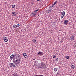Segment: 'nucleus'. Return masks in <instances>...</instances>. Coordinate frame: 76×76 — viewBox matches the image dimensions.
<instances>
[{"label": "nucleus", "instance_id": "f257e3e1", "mask_svg": "<svg viewBox=\"0 0 76 76\" xmlns=\"http://www.w3.org/2000/svg\"><path fill=\"white\" fill-rule=\"evenodd\" d=\"M13 60V62L14 63H15L16 65L17 64H19L20 63V58H19V56H18L16 58H14V55H11L10 59V60Z\"/></svg>", "mask_w": 76, "mask_h": 76}, {"label": "nucleus", "instance_id": "f03ea898", "mask_svg": "<svg viewBox=\"0 0 76 76\" xmlns=\"http://www.w3.org/2000/svg\"><path fill=\"white\" fill-rule=\"evenodd\" d=\"M45 63H43V62H42L41 63V65L39 66H38V68H39V69H43L45 67Z\"/></svg>", "mask_w": 76, "mask_h": 76}, {"label": "nucleus", "instance_id": "7ed1b4c3", "mask_svg": "<svg viewBox=\"0 0 76 76\" xmlns=\"http://www.w3.org/2000/svg\"><path fill=\"white\" fill-rule=\"evenodd\" d=\"M75 36L73 35H72L70 37L71 40H72V41H73L74 40V39H75Z\"/></svg>", "mask_w": 76, "mask_h": 76}, {"label": "nucleus", "instance_id": "20e7f679", "mask_svg": "<svg viewBox=\"0 0 76 76\" xmlns=\"http://www.w3.org/2000/svg\"><path fill=\"white\" fill-rule=\"evenodd\" d=\"M37 55L38 56H42L43 55V53L42 52L39 51L37 53Z\"/></svg>", "mask_w": 76, "mask_h": 76}, {"label": "nucleus", "instance_id": "39448f33", "mask_svg": "<svg viewBox=\"0 0 76 76\" xmlns=\"http://www.w3.org/2000/svg\"><path fill=\"white\" fill-rule=\"evenodd\" d=\"M3 40L4 41V42H7L8 41V39H7V38L6 37L4 38Z\"/></svg>", "mask_w": 76, "mask_h": 76}, {"label": "nucleus", "instance_id": "423d86ee", "mask_svg": "<svg viewBox=\"0 0 76 76\" xmlns=\"http://www.w3.org/2000/svg\"><path fill=\"white\" fill-rule=\"evenodd\" d=\"M23 55L24 57H25V58H26L27 57H28V56H27V55L26 54V53H24L23 54Z\"/></svg>", "mask_w": 76, "mask_h": 76}, {"label": "nucleus", "instance_id": "0eeeda50", "mask_svg": "<svg viewBox=\"0 0 76 76\" xmlns=\"http://www.w3.org/2000/svg\"><path fill=\"white\" fill-rule=\"evenodd\" d=\"M37 14V12H34L31 14V16H31H34L36 15Z\"/></svg>", "mask_w": 76, "mask_h": 76}, {"label": "nucleus", "instance_id": "6e6552de", "mask_svg": "<svg viewBox=\"0 0 76 76\" xmlns=\"http://www.w3.org/2000/svg\"><path fill=\"white\" fill-rule=\"evenodd\" d=\"M10 64L11 65L10 67L12 66L14 68L16 67V65H15V64H14L11 63H10Z\"/></svg>", "mask_w": 76, "mask_h": 76}, {"label": "nucleus", "instance_id": "1a4fd4ad", "mask_svg": "<svg viewBox=\"0 0 76 76\" xmlns=\"http://www.w3.org/2000/svg\"><path fill=\"white\" fill-rule=\"evenodd\" d=\"M51 11V10L48 9V10H46L45 11V12L46 13H50Z\"/></svg>", "mask_w": 76, "mask_h": 76}, {"label": "nucleus", "instance_id": "9d476101", "mask_svg": "<svg viewBox=\"0 0 76 76\" xmlns=\"http://www.w3.org/2000/svg\"><path fill=\"white\" fill-rule=\"evenodd\" d=\"M15 13H16V12H12V16H15Z\"/></svg>", "mask_w": 76, "mask_h": 76}, {"label": "nucleus", "instance_id": "9b49d317", "mask_svg": "<svg viewBox=\"0 0 76 76\" xmlns=\"http://www.w3.org/2000/svg\"><path fill=\"white\" fill-rule=\"evenodd\" d=\"M12 76H19V75L18 74V73L15 72L13 74V75Z\"/></svg>", "mask_w": 76, "mask_h": 76}, {"label": "nucleus", "instance_id": "f8f14e48", "mask_svg": "<svg viewBox=\"0 0 76 76\" xmlns=\"http://www.w3.org/2000/svg\"><path fill=\"white\" fill-rule=\"evenodd\" d=\"M67 23H68V20H65L64 22V24H66Z\"/></svg>", "mask_w": 76, "mask_h": 76}, {"label": "nucleus", "instance_id": "ddd939ff", "mask_svg": "<svg viewBox=\"0 0 76 76\" xmlns=\"http://www.w3.org/2000/svg\"><path fill=\"white\" fill-rule=\"evenodd\" d=\"M57 70H58V69L56 68H54V72H57Z\"/></svg>", "mask_w": 76, "mask_h": 76}, {"label": "nucleus", "instance_id": "4468645a", "mask_svg": "<svg viewBox=\"0 0 76 76\" xmlns=\"http://www.w3.org/2000/svg\"><path fill=\"white\" fill-rule=\"evenodd\" d=\"M71 68L73 69H74L75 68V66L74 65H73L71 66Z\"/></svg>", "mask_w": 76, "mask_h": 76}, {"label": "nucleus", "instance_id": "2eb2a0df", "mask_svg": "<svg viewBox=\"0 0 76 76\" xmlns=\"http://www.w3.org/2000/svg\"><path fill=\"white\" fill-rule=\"evenodd\" d=\"M66 14V12L64 11H63L62 12V15L64 16H65V14Z\"/></svg>", "mask_w": 76, "mask_h": 76}, {"label": "nucleus", "instance_id": "dca6fc26", "mask_svg": "<svg viewBox=\"0 0 76 76\" xmlns=\"http://www.w3.org/2000/svg\"><path fill=\"white\" fill-rule=\"evenodd\" d=\"M13 28H16V25H14L13 26Z\"/></svg>", "mask_w": 76, "mask_h": 76}, {"label": "nucleus", "instance_id": "f3484780", "mask_svg": "<svg viewBox=\"0 0 76 76\" xmlns=\"http://www.w3.org/2000/svg\"><path fill=\"white\" fill-rule=\"evenodd\" d=\"M66 58L67 59H69V56H66Z\"/></svg>", "mask_w": 76, "mask_h": 76}, {"label": "nucleus", "instance_id": "a211bd4d", "mask_svg": "<svg viewBox=\"0 0 76 76\" xmlns=\"http://www.w3.org/2000/svg\"><path fill=\"white\" fill-rule=\"evenodd\" d=\"M16 28L18 27H19L20 26V25L18 24L17 25H16Z\"/></svg>", "mask_w": 76, "mask_h": 76}, {"label": "nucleus", "instance_id": "6ab92c4d", "mask_svg": "<svg viewBox=\"0 0 76 76\" xmlns=\"http://www.w3.org/2000/svg\"><path fill=\"white\" fill-rule=\"evenodd\" d=\"M57 3V1H56L54 2V3L53 4L55 6V4H56Z\"/></svg>", "mask_w": 76, "mask_h": 76}, {"label": "nucleus", "instance_id": "aec40b11", "mask_svg": "<svg viewBox=\"0 0 76 76\" xmlns=\"http://www.w3.org/2000/svg\"><path fill=\"white\" fill-rule=\"evenodd\" d=\"M15 7V5H13L12 6V8H14Z\"/></svg>", "mask_w": 76, "mask_h": 76}, {"label": "nucleus", "instance_id": "412c9836", "mask_svg": "<svg viewBox=\"0 0 76 76\" xmlns=\"http://www.w3.org/2000/svg\"><path fill=\"white\" fill-rule=\"evenodd\" d=\"M33 41L34 42H37V41H36V40H35V39H34L33 40Z\"/></svg>", "mask_w": 76, "mask_h": 76}, {"label": "nucleus", "instance_id": "4be33fe9", "mask_svg": "<svg viewBox=\"0 0 76 76\" xmlns=\"http://www.w3.org/2000/svg\"><path fill=\"white\" fill-rule=\"evenodd\" d=\"M56 61H58V58H56Z\"/></svg>", "mask_w": 76, "mask_h": 76}, {"label": "nucleus", "instance_id": "5701e85b", "mask_svg": "<svg viewBox=\"0 0 76 76\" xmlns=\"http://www.w3.org/2000/svg\"><path fill=\"white\" fill-rule=\"evenodd\" d=\"M64 15H62L61 16V19H63V17H64Z\"/></svg>", "mask_w": 76, "mask_h": 76}, {"label": "nucleus", "instance_id": "b1692460", "mask_svg": "<svg viewBox=\"0 0 76 76\" xmlns=\"http://www.w3.org/2000/svg\"><path fill=\"white\" fill-rule=\"evenodd\" d=\"M38 10H34V12H38Z\"/></svg>", "mask_w": 76, "mask_h": 76}, {"label": "nucleus", "instance_id": "393cba45", "mask_svg": "<svg viewBox=\"0 0 76 76\" xmlns=\"http://www.w3.org/2000/svg\"><path fill=\"white\" fill-rule=\"evenodd\" d=\"M53 58H56V55H53Z\"/></svg>", "mask_w": 76, "mask_h": 76}, {"label": "nucleus", "instance_id": "a878e982", "mask_svg": "<svg viewBox=\"0 0 76 76\" xmlns=\"http://www.w3.org/2000/svg\"><path fill=\"white\" fill-rule=\"evenodd\" d=\"M31 4H32V5L34 4V3H33L32 2H31Z\"/></svg>", "mask_w": 76, "mask_h": 76}, {"label": "nucleus", "instance_id": "bb28decb", "mask_svg": "<svg viewBox=\"0 0 76 76\" xmlns=\"http://www.w3.org/2000/svg\"><path fill=\"white\" fill-rule=\"evenodd\" d=\"M35 76H41V75H36Z\"/></svg>", "mask_w": 76, "mask_h": 76}, {"label": "nucleus", "instance_id": "cd10ccee", "mask_svg": "<svg viewBox=\"0 0 76 76\" xmlns=\"http://www.w3.org/2000/svg\"><path fill=\"white\" fill-rule=\"evenodd\" d=\"M54 5H53H53H52V6H51L52 7H54Z\"/></svg>", "mask_w": 76, "mask_h": 76}, {"label": "nucleus", "instance_id": "c85d7f7f", "mask_svg": "<svg viewBox=\"0 0 76 76\" xmlns=\"http://www.w3.org/2000/svg\"><path fill=\"white\" fill-rule=\"evenodd\" d=\"M53 7L51 6L50 7H49V9H51V8H52Z\"/></svg>", "mask_w": 76, "mask_h": 76}, {"label": "nucleus", "instance_id": "c756f323", "mask_svg": "<svg viewBox=\"0 0 76 76\" xmlns=\"http://www.w3.org/2000/svg\"><path fill=\"white\" fill-rule=\"evenodd\" d=\"M41 0H37V1H40Z\"/></svg>", "mask_w": 76, "mask_h": 76}, {"label": "nucleus", "instance_id": "7c9ffc66", "mask_svg": "<svg viewBox=\"0 0 76 76\" xmlns=\"http://www.w3.org/2000/svg\"><path fill=\"white\" fill-rule=\"evenodd\" d=\"M34 0H31V1H34Z\"/></svg>", "mask_w": 76, "mask_h": 76}, {"label": "nucleus", "instance_id": "2f4dec72", "mask_svg": "<svg viewBox=\"0 0 76 76\" xmlns=\"http://www.w3.org/2000/svg\"><path fill=\"white\" fill-rule=\"evenodd\" d=\"M61 5H62V4H61Z\"/></svg>", "mask_w": 76, "mask_h": 76}, {"label": "nucleus", "instance_id": "473e14b6", "mask_svg": "<svg viewBox=\"0 0 76 76\" xmlns=\"http://www.w3.org/2000/svg\"><path fill=\"white\" fill-rule=\"evenodd\" d=\"M33 60H35V59H34Z\"/></svg>", "mask_w": 76, "mask_h": 76}]
</instances>
